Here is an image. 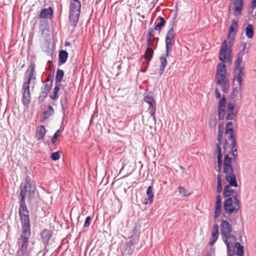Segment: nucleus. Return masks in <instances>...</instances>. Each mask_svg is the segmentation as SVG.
<instances>
[{
  "label": "nucleus",
  "mask_w": 256,
  "mask_h": 256,
  "mask_svg": "<svg viewBox=\"0 0 256 256\" xmlns=\"http://www.w3.org/2000/svg\"><path fill=\"white\" fill-rule=\"evenodd\" d=\"M223 172L229 185L226 186L224 190L223 196L225 198L223 208H240V201L236 192L230 186L237 187L238 183L232 166V158L228 154L224 156Z\"/></svg>",
  "instance_id": "obj_1"
},
{
  "label": "nucleus",
  "mask_w": 256,
  "mask_h": 256,
  "mask_svg": "<svg viewBox=\"0 0 256 256\" xmlns=\"http://www.w3.org/2000/svg\"><path fill=\"white\" fill-rule=\"evenodd\" d=\"M18 213L20 218L22 228L20 250L22 252V255L24 256L26 250H27L28 239L31 234L30 224L29 212L28 209H19Z\"/></svg>",
  "instance_id": "obj_2"
},
{
  "label": "nucleus",
  "mask_w": 256,
  "mask_h": 256,
  "mask_svg": "<svg viewBox=\"0 0 256 256\" xmlns=\"http://www.w3.org/2000/svg\"><path fill=\"white\" fill-rule=\"evenodd\" d=\"M174 32L173 28H170L167 32L165 43H166V54L161 55L160 58V74L161 75L164 73L167 64L166 58L171 53L172 47L175 44L174 39Z\"/></svg>",
  "instance_id": "obj_3"
},
{
  "label": "nucleus",
  "mask_w": 256,
  "mask_h": 256,
  "mask_svg": "<svg viewBox=\"0 0 256 256\" xmlns=\"http://www.w3.org/2000/svg\"><path fill=\"white\" fill-rule=\"evenodd\" d=\"M20 204L19 208H26L25 200L30 202L34 197L35 187L30 182V178L26 176V182H22L20 186Z\"/></svg>",
  "instance_id": "obj_4"
},
{
  "label": "nucleus",
  "mask_w": 256,
  "mask_h": 256,
  "mask_svg": "<svg viewBox=\"0 0 256 256\" xmlns=\"http://www.w3.org/2000/svg\"><path fill=\"white\" fill-rule=\"evenodd\" d=\"M236 35V34L228 32V42L224 40L222 44L218 58L222 62H230L232 60V48L234 44Z\"/></svg>",
  "instance_id": "obj_5"
},
{
  "label": "nucleus",
  "mask_w": 256,
  "mask_h": 256,
  "mask_svg": "<svg viewBox=\"0 0 256 256\" xmlns=\"http://www.w3.org/2000/svg\"><path fill=\"white\" fill-rule=\"evenodd\" d=\"M226 70L224 62L220 63L216 69V84L222 86V92H228L230 88V81L226 78Z\"/></svg>",
  "instance_id": "obj_6"
},
{
  "label": "nucleus",
  "mask_w": 256,
  "mask_h": 256,
  "mask_svg": "<svg viewBox=\"0 0 256 256\" xmlns=\"http://www.w3.org/2000/svg\"><path fill=\"white\" fill-rule=\"evenodd\" d=\"M81 4L79 0H71L70 5L68 19L74 27L77 26L80 12Z\"/></svg>",
  "instance_id": "obj_7"
},
{
  "label": "nucleus",
  "mask_w": 256,
  "mask_h": 256,
  "mask_svg": "<svg viewBox=\"0 0 256 256\" xmlns=\"http://www.w3.org/2000/svg\"><path fill=\"white\" fill-rule=\"evenodd\" d=\"M226 134L227 135L228 139L230 140V146L232 152V155L234 160H236L238 158V155L234 152H236L237 150L236 148V140L234 136V130L232 128V123L231 122H228L226 124Z\"/></svg>",
  "instance_id": "obj_8"
},
{
  "label": "nucleus",
  "mask_w": 256,
  "mask_h": 256,
  "mask_svg": "<svg viewBox=\"0 0 256 256\" xmlns=\"http://www.w3.org/2000/svg\"><path fill=\"white\" fill-rule=\"evenodd\" d=\"M224 128V126L223 124H219L218 125V143L216 144V152L218 154L217 158H218V172H220L221 171L222 166V154L221 151V148L220 146V144L221 142V140L222 137L223 130Z\"/></svg>",
  "instance_id": "obj_9"
},
{
  "label": "nucleus",
  "mask_w": 256,
  "mask_h": 256,
  "mask_svg": "<svg viewBox=\"0 0 256 256\" xmlns=\"http://www.w3.org/2000/svg\"><path fill=\"white\" fill-rule=\"evenodd\" d=\"M222 235L224 239L232 240V241H235L236 238L232 234V227L230 224L226 220H222Z\"/></svg>",
  "instance_id": "obj_10"
},
{
  "label": "nucleus",
  "mask_w": 256,
  "mask_h": 256,
  "mask_svg": "<svg viewBox=\"0 0 256 256\" xmlns=\"http://www.w3.org/2000/svg\"><path fill=\"white\" fill-rule=\"evenodd\" d=\"M231 2L228 8L229 12L236 17L240 16L243 9L244 0H235Z\"/></svg>",
  "instance_id": "obj_11"
},
{
  "label": "nucleus",
  "mask_w": 256,
  "mask_h": 256,
  "mask_svg": "<svg viewBox=\"0 0 256 256\" xmlns=\"http://www.w3.org/2000/svg\"><path fill=\"white\" fill-rule=\"evenodd\" d=\"M32 82V80L27 78L26 80L22 84V101L24 106H28L30 102V86Z\"/></svg>",
  "instance_id": "obj_12"
},
{
  "label": "nucleus",
  "mask_w": 256,
  "mask_h": 256,
  "mask_svg": "<svg viewBox=\"0 0 256 256\" xmlns=\"http://www.w3.org/2000/svg\"><path fill=\"white\" fill-rule=\"evenodd\" d=\"M226 102V96L223 95L220 100L218 105V116L220 120H222L224 117Z\"/></svg>",
  "instance_id": "obj_13"
},
{
  "label": "nucleus",
  "mask_w": 256,
  "mask_h": 256,
  "mask_svg": "<svg viewBox=\"0 0 256 256\" xmlns=\"http://www.w3.org/2000/svg\"><path fill=\"white\" fill-rule=\"evenodd\" d=\"M244 68H240L239 70H234V82L238 83V88L240 91H242V76L244 75L243 72Z\"/></svg>",
  "instance_id": "obj_14"
},
{
  "label": "nucleus",
  "mask_w": 256,
  "mask_h": 256,
  "mask_svg": "<svg viewBox=\"0 0 256 256\" xmlns=\"http://www.w3.org/2000/svg\"><path fill=\"white\" fill-rule=\"evenodd\" d=\"M235 104L232 102H229L227 106L228 114L226 116L227 120H232L236 116L237 112L234 110Z\"/></svg>",
  "instance_id": "obj_15"
},
{
  "label": "nucleus",
  "mask_w": 256,
  "mask_h": 256,
  "mask_svg": "<svg viewBox=\"0 0 256 256\" xmlns=\"http://www.w3.org/2000/svg\"><path fill=\"white\" fill-rule=\"evenodd\" d=\"M52 232L48 230L44 229L40 234L42 240L45 246L48 244L49 240L52 236Z\"/></svg>",
  "instance_id": "obj_16"
},
{
  "label": "nucleus",
  "mask_w": 256,
  "mask_h": 256,
  "mask_svg": "<svg viewBox=\"0 0 256 256\" xmlns=\"http://www.w3.org/2000/svg\"><path fill=\"white\" fill-rule=\"evenodd\" d=\"M53 14V10L51 7L43 9L39 14V18L48 19L52 18Z\"/></svg>",
  "instance_id": "obj_17"
},
{
  "label": "nucleus",
  "mask_w": 256,
  "mask_h": 256,
  "mask_svg": "<svg viewBox=\"0 0 256 256\" xmlns=\"http://www.w3.org/2000/svg\"><path fill=\"white\" fill-rule=\"evenodd\" d=\"M36 74L35 64H32L30 66V70L28 72L27 78L32 81V83L33 84V85L32 86V88L34 87V81L36 79Z\"/></svg>",
  "instance_id": "obj_18"
},
{
  "label": "nucleus",
  "mask_w": 256,
  "mask_h": 256,
  "mask_svg": "<svg viewBox=\"0 0 256 256\" xmlns=\"http://www.w3.org/2000/svg\"><path fill=\"white\" fill-rule=\"evenodd\" d=\"M46 133V130L44 126H40L36 128V138L37 140H42Z\"/></svg>",
  "instance_id": "obj_19"
},
{
  "label": "nucleus",
  "mask_w": 256,
  "mask_h": 256,
  "mask_svg": "<svg viewBox=\"0 0 256 256\" xmlns=\"http://www.w3.org/2000/svg\"><path fill=\"white\" fill-rule=\"evenodd\" d=\"M232 240L224 239V242L226 246L228 256H232L235 253V246L231 243Z\"/></svg>",
  "instance_id": "obj_20"
},
{
  "label": "nucleus",
  "mask_w": 256,
  "mask_h": 256,
  "mask_svg": "<svg viewBox=\"0 0 256 256\" xmlns=\"http://www.w3.org/2000/svg\"><path fill=\"white\" fill-rule=\"evenodd\" d=\"M44 110L42 113V121L44 122L54 114V109L50 106H44Z\"/></svg>",
  "instance_id": "obj_21"
},
{
  "label": "nucleus",
  "mask_w": 256,
  "mask_h": 256,
  "mask_svg": "<svg viewBox=\"0 0 256 256\" xmlns=\"http://www.w3.org/2000/svg\"><path fill=\"white\" fill-rule=\"evenodd\" d=\"M134 248V244L132 242L130 241L127 242L125 245L124 249L122 252V256L131 255L133 252Z\"/></svg>",
  "instance_id": "obj_22"
},
{
  "label": "nucleus",
  "mask_w": 256,
  "mask_h": 256,
  "mask_svg": "<svg viewBox=\"0 0 256 256\" xmlns=\"http://www.w3.org/2000/svg\"><path fill=\"white\" fill-rule=\"evenodd\" d=\"M218 238V224H215L214 226L213 230L212 232V238L210 242V246H212L215 242L217 240Z\"/></svg>",
  "instance_id": "obj_23"
},
{
  "label": "nucleus",
  "mask_w": 256,
  "mask_h": 256,
  "mask_svg": "<svg viewBox=\"0 0 256 256\" xmlns=\"http://www.w3.org/2000/svg\"><path fill=\"white\" fill-rule=\"evenodd\" d=\"M144 100L150 105L149 108L156 106V102L154 100L152 94V92H150L149 93L144 94Z\"/></svg>",
  "instance_id": "obj_24"
},
{
  "label": "nucleus",
  "mask_w": 256,
  "mask_h": 256,
  "mask_svg": "<svg viewBox=\"0 0 256 256\" xmlns=\"http://www.w3.org/2000/svg\"><path fill=\"white\" fill-rule=\"evenodd\" d=\"M246 36L248 38H252L254 35V28L252 24H248L245 30Z\"/></svg>",
  "instance_id": "obj_25"
},
{
  "label": "nucleus",
  "mask_w": 256,
  "mask_h": 256,
  "mask_svg": "<svg viewBox=\"0 0 256 256\" xmlns=\"http://www.w3.org/2000/svg\"><path fill=\"white\" fill-rule=\"evenodd\" d=\"M152 190L153 188L152 186H150L148 187L146 192L148 198L146 199V202H145V204H147L148 203H151L152 202L154 198V194Z\"/></svg>",
  "instance_id": "obj_26"
},
{
  "label": "nucleus",
  "mask_w": 256,
  "mask_h": 256,
  "mask_svg": "<svg viewBox=\"0 0 256 256\" xmlns=\"http://www.w3.org/2000/svg\"><path fill=\"white\" fill-rule=\"evenodd\" d=\"M243 56L242 54H238L237 58L235 62L234 70H239L240 68H244L240 66L241 63L242 62Z\"/></svg>",
  "instance_id": "obj_27"
},
{
  "label": "nucleus",
  "mask_w": 256,
  "mask_h": 256,
  "mask_svg": "<svg viewBox=\"0 0 256 256\" xmlns=\"http://www.w3.org/2000/svg\"><path fill=\"white\" fill-rule=\"evenodd\" d=\"M68 57V53L64 50L60 52L58 54L59 62L61 64H64L66 62Z\"/></svg>",
  "instance_id": "obj_28"
},
{
  "label": "nucleus",
  "mask_w": 256,
  "mask_h": 256,
  "mask_svg": "<svg viewBox=\"0 0 256 256\" xmlns=\"http://www.w3.org/2000/svg\"><path fill=\"white\" fill-rule=\"evenodd\" d=\"M238 28V22L235 20L232 21V24L229 28L228 32L231 34H236L237 32Z\"/></svg>",
  "instance_id": "obj_29"
},
{
  "label": "nucleus",
  "mask_w": 256,
  "mask_h": 256,
  "mask_svg": "<svg viewBox=\"0 0 256 256\" xmlns=\"http://www.w3.org/2000/svg\"><path fill=\"white\" fill-rule=\"evenodd\" d=\"M159 20L160 22L154 26V30L156 31H160L164 25L166 20L162 17H158L157 18L156 21Z\"/></svg>",
  "instance_id": "obj_30"
},
{
  "label": "nucleus",
  "mask_w": 256,
  "mask_h": 256,
  "mask_svg": "<svg viewBox=\"0 0 256 256\" xmlns=\"http://www.w3.org/2000/svg\"><path fill=\"white\" fill-rule=\"evenodd\" d=\"M154 50L152 49H146L145 54L143 56V58L148 62V64H149L150 61L151 60L153 56Z\"/></svg>",
  "instance_id": "obj_31"
},
{
  "label": "nucleus",
  "mask_w": 256,
  "mask_h": 256,
  "mask_svg": "<svg viewBox=\"0 0 256 256\" xmlns=\"http://www.w3.org/2000/svg\"><path fill=\"white\" fill-rule=\"evenodd\" d=\"M256 8H252L250 7L248 12V19L249 21H252L254 19L256 16Z\"/></svg>",
  "instance_id": "obj_32"
},
{
  "label": "nucleus",
  "mask_w": 256,
  "mask_h": 256,
  "mask_svg": "<svg viewBox=\"0 0 256 256\" xmlns=\"http://www.w3.org/2000/svg\"><path fill=\"white\" fill-rule=\"evenodd\" d=\"M64 75V72L62 70L58 69L56 72V76L55 78L56 82H58L60 84V82L62 81V78Z\"/></svg>",
  "instance_id": "obj_33"
},
{
  "label": "nucleus",
  "mask_w": 256,
  "mask_h": 256,
  "mask_svg": "<svg viewBox=\"0 0 256 256\" xmlns=\"http://www.w3.org/2000/svg\"><path fill=\"white\" fill-rule=\"evenodd\" d=\"M234 246L236 248V255H244V246L239 242H235Z\"/></svg>",
  "instance_id": "obj_34"
},
{
  "label": "nucleus",
  "mask_w": 256,
  "mask_h": 256,
  "mask_svg": "<svg viewBox=\"0 0 256 256\" xmlns=\"http://www.w3.org/2000/svg\"><path fill=\"white\" fill-rule=\"evenodd\" d=\"M218 184H217V190L216 192L220 194L222 190V181L220 174H218L217 176Z\"/></svg>",
  "instance_id": "obj_35"
},
{
  "label": "nucleus",
  "mask_w": 256,
  "mask_h": 256,
  "mask_svg": "<svg viewBox=\"0 0 256 256\" xmlns=\"http://www.w3.org/2000/svg\"><path fill=\"white\" fill-rule=\"evenodd\" d=\"M60 84H58L54 88L52 94L50 96V98L52 100H55L57 98V94L60 90Z\"/></svg>",
  "instance_id": "obj_36"
},
{
  "label": "nucleus",
  "mask_w": 256,
  "mask_h": 256,
  "mask_svg": "<svg viewBox=\"0 0 256 256\" xmlns=\"http://www.w3.org/2000/svg\"><path fill=\"white\" fill-rule=\"evenodd\" d=\"M154 29H152V28H150L148 30L146 34V38H150V39L154 40V35H155V32Z\"/></svg>",
  "instance_id": "obj_37"
},
{
  "label": "nucleus",
  "mask_w": 256,
  "mask_h": 256,
  "mask_svg": "<svg viewBox=\"0 0 256 256\" xmlns=\"http://www.w3.org/2000/svg\"><path fill=\"white\" fill-rule=\"evenodd\" d=\"M241 92L239 88H234L230 94L231 98L232 99L238 96V94H240Z\"/></svg>",
  "instance_id": "obj_38"
},
{
  "label": "nucleus",
  "mask_w": 256,
  "mask_h": 256,
  "mask_svg": "<svg viewBox=\"0 0 256 256\" xmlns=\"http://www.w3.org/2000/svg\"><path fill=\"white\" fill-rule=\"evenodd\" d=\"M52 80H50L49 83H47V84H45L44 85V87L42 88V90H44V92H48L52 88Z\"/></svg>",
  "instance_id": "obj_39"
},
{
  "label": "nucleus",
  "mask_w": 256,
  "mask_h": 256,
  "mask_svg": "<svg viewBox=\"0 0 256 256\" xmlns=\"http://www.w3.org/2000/svg\"><path fill=\"white\" fill-rule=\"evenodd\" d=\"M60 152H56L52 154L50 158L53 160H57L60 158Z\"/></svg>",
  "instance_id": "obj_40"
},
{
  "label": "nucleus",
  "mask_w": 256,
  "mask_h": 256,
  "mask_svg": "<svg viewBox=\"0 0 256 256\" xmlns=\"http://www.w3.org/2000/svg\"><path fill=\"white\" fill-rule=\"evenodd\" d=\"M222 199L220 195H218L216 198V204L214 208H222L221 207Z\"/></svg>",
  "instance_id": "obj_41"
},
{
  "label": "nucleus",
  "mask_w": 256,
  "mask_h": 256,
  "mask_svg": "<svg viewBox=\"0 0 256 256\" xmlns=\"http://www.w3.org/2000/svg\"><path fill=\"white\" fill-rule=\"evenodd\" d=\"M240 46L242 47V50H240L238 54H242V56H244L245 54L248 52V51L246 50V44L245 42H243L241 44Z\"/></svg>",
  "instance_id": "obj_42"
},
{
  "label": "nucleus",
  "mask_w": 256,
  "mask_h": 256,
  "mask_svg": "<svg viewBox=\"0 0 256 256\" xmlns=\"http://www.w3.org/2000/svg\"><path fill=\"white\" fill-rule=\"evenodd\" d=\"M48 94V92L42 90L38 98L39 102H43L45 98L47 96Z\"/></svg>",
  "instance_id": "obj_43"
},
{
  "label": "nucleus",
  "mask_w": 256,
  "mask_h": 256,
  "mask_svg": "<svg viewBox=\"0 0 256 256\" xmlns=\"http://www.w3.org/2000/svg\"><path fill=\"white\" fill-rule=\"evenodd\" d=\"M149 109L150 110V115L152 118V119L154 122H156V118L155 116V113L156 111V106L149 108Z\"/></svg>",
  "instance_id": "obj_44"
},
{
  "label": "nucleus",
  "mask_w": 256,
  "mask_h": 256,
  "mask_svg": "<svg viewBox=\"0 0 256 256\" xmlns=\"http://www.w3.org/2000/svg\"><path fill=\"white\" fill-rule=\"evenodd\" d=\"M179 192L184 196H188L190 195L189 193H186L184 188L180 186L178 188Z\"/></svg>",
  "instance_id": "obj_45"
},
{
  "label": "nucleus",
  "mask_w": 256,
  "mask_h": 256,
  "mask_svg": "<svg viewBox=\"0 0 256 256\" xmlns=\"http://www.w3.org/2000/svg\"><path fill=\"white\" fill-rule=\"evenodd\" d=\"M154 40L150 39V38H146V44L147 48L146 49H152L153 46V40Z\"/></svg>",
  "instance_id": "obj_46"
},
{
  "label": "nucleus",
  "mask_w": 256,
  "mask_h": 256,
  "mask_svg": "<svg viewBox=\"0 0 256 256\" xmlns=\"http://www.w3.org/2000/svg\"><path fill=\"white\" fill-rule=\"evenodd\" d=\"M217 124V120L216 118H212L210 120L209 124L211 128H216Z\"/></svg>",
  "instance_id": "obj_47"
},
{
  "label": "nucleus",
  "mask_w": 256,
  "mask_h": 256,
  "mask_svg": "<svg viewBox=\"0 0 256 256\" xmlns=\"http://www.w3.org/2000/svg\"><path fill=\"white\" fill-rule=\"evenodd\" d=\"M140 226H138L137 225L135 226L134 229H133V230H132V236H137L138 235L140 232H139V230H140Z\"/></svg>",
  "instance_id": "obj_48"
},
{
  "label": "nucleus",
  "mask_w": 256,
  "mask_h": 256,
  "mask_svg": "<svg viewBox=\"0 0 256 256\" xmlns=\"http://www.w3.org/2000/svg\"><path fill=\"white\" fill-rule=\"evenodd\" d=\"M60 130H56V132L54 134L52 140L51 142L52 144H54L55 143L56 140L57 139L58 137L59 136Z\"/></svg>",
  "instance_id": "obj_49"
},
{
  "label": "nucleus",
  "mask_w": 256,
  "mask_h": 256,
  "mask_svg": "<svg viewBox=\"0 0 256 256\" xmlns=\"http://www.w3.org/2000/svg\"><path fill=\"white\" fill-rule=\"evenodd\" d=\"M92 218L90 216H88L86 218L84 223V228H88L90 226V220Z\"/></svg>",
  "instance_id": "obj_50"
},
{
  "label": "nucleus",
  "mask_w": 256,
  "mask_h": 256,
  "mask_svg": "<svg viewBox=\"0 0 256 256\" xmlns=\"http://www.w3.org/2000/svg\"><path fill=\"white\" fill-rule=\"evenodd\" d=\"M67 103V98L66 95H64V98H62L60 100V104L62 108H64V106Z\"/></svg>",
  "instance_id": "obj_51"
},
{
  "label": "nucleus",
  "mask_w": 256,
  "mask_h": 256,
  "mask_svg": "<svg viewBox=\"0 0 256 256\" xmlns=\"http://www.w3.org/2000/svg\"><path fill=\"white\" fill-rule=\"evenodd\" d=\"M226 212H227L229 214H231L232 212H238L239 209H224Z\"/></svg>",
  "instance_id": "obj_52"
},
{
  "label": "nucleus",
  "mask_w": 256,
  "mask_h": 256,
  "mask_svg": "<svg viewBox=\"0 0 256 256\" xmlns=\"http://www.w3.org/2000/svg\"><path fill=\"white\" fill-rule=\"evenodd\" d=\"M221 210L222 209H215L214 215V218L215 219L217 218L219 216Z\"/></svg>",
  "instance_id": "obj_53"
},
{
  "label": "nucleus",
  "mask_w": 256,
  "mask_h": 256,
  "mask_svg": "<svg viewBox=\"0 0 256 256\" xmlns=\"http://www.w3.org/2000/svg\"><path fill=\"white\" fill-rule=\"evenodd\" d=\"M215 96L217 99H220V94L219 92V90L218 88H215L214 90Z\"/></svg>",
  "instance_id": "obj_54"
},
{
  "label": "nucleus",
  "mask_w": 256,
  "mask_h": 256,
  "mask_svg": "<svg viewBox=\"0 0 256 256\" xmlns=\"http://www.w3.org/2000/svg\"><path fill=\"white\" fill-rule=\"evenodd\" d=\"M250 7H252V8H256V0H252Z\"/></svg>",
  "instance_id": "obj_55"
},
{
  "label": "nucleus",
  "mask_w": 256,
  "mask_h": 256,
  "mask_svg": "<svg viewBox=\"0 0 256 256\" xmlns=\"http://www.w3.org/2000/svg\"><path fill=\"white\" fill-rule=\"evenodd\" d=\"M212 252H207L206 256H212Z\"/></svg>",
  "instance_id": "obj_56"
},
{
  "label": "nucleus",
  "mask_w": 256,
  "mask_h": 256,
  "mask_svg": "<svg viewBox=\"0 0 256 256\" xmlns=\"http://www.w3.org/2000/svg\"><path fill=\"white\" fill-rule=\"evenodd\" d=\"M50 80L49 78H46V79L45 80L44 82H48V83H49V82H50Z\"/></svg>",
  "instance_id": "obj_57"
},
{
  "label": "nucleus",
  "mask_w": 256,
  "mask_h": 256,
  "mask_svg": "<svg viewBox=\"0 0 256 256\" xmlns=\"http://www.w3.org/2000/svg\"><path fill=\"white\" fill-rule=\"evenodd\" d=\"M46 246L44 245V254H45L46 252L48 251V250L46 248Z\"/></svg>",
  "instance_id": "obj_58"
},
{
  "label": "nucleus",
  "mask_w": 256,
  "mask_h": 256,
  "mask_svg": "<svg viewBox=\"0 0 256 256\" xmlns=\"http://www.w3.org/2000/svg\"><path fill=\"white\" fill-rule=\"evenodd\" d=\"M70 44L68 42H66L65 43V46H70Z\"/></svg>",
  "instance_id": "obj_59"
},
{
  "label": "nucleus",
  "mask_w": 256,
  "mask_h": 256,
  "mask_svg": "<svg viewBox=\"0 0 256 256\" xmlns=\"http://www.w3.org/2000/svg\"><path fill=\"white\" fill-rule=\"evenodd\" d=\"M146 69H144V70H142H142H141V71H142V72H146Z\"/></svg>",
  "instance_id": "obj_60"
},
{
  "label": "nucleus",
  "mask_w": 256,
  "mask_h": 256,
  "mask_svg": "<svg viewBox=\"0 0 256 256\" xmlns=\"http://www.w3.org/2000/svg\"><path fill=\"white\" fill-rule=\"evenodd\" d=\"M20 251H21V250H20ZM21 252V256H25V254H26V252H25V254H24V256H22V252Z\"/></svg>",
  "instance_id": "obj_61"
},
{
  "label": "nucleus",
  "mask_w": 256,
  "mask_h": 256,
  "mask_svg": "<svg viewBox=\"0 0 256 256\" xmlns=\"http://www.w3.org/2000/svg\"><path fill=\"white\" fill-rule=\"evenodd\" d=\"M224 148L226 149V144L224 146Z\"/></svg>",
  "instance_id": "obj_62"
},
{
  "label": "nucleus",
  "mask_w": 256,
  "mask_h": 256,
  "mask_svg": "<svg viewBox=\"0 0 256 256\" xmlns=\"http://www.w3.org/2000/svg\"><path fill=\"white\" fill-rule=\"evenodd\" d=\"M238 256H244V255Z\"/></svg>",
  "instance_id": "obj_63"
}]
</instances>
